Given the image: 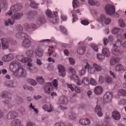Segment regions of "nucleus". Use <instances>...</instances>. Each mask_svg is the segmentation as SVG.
Masks as SVG:
<instances>
[{
  "mask_svg": "<svg viewBox=\"0 0 126 126\" xmlns=\"http://www.w3.org/2000/svg\"><path fill=\"white\" fill-rule=\"evenodd\" d=\"M20 61L23 63H28L27 70L30 73H36L37 72V69L35 67H33V65L31 63L32 61L31 59L28 57L24 58L21 60Z\"/></svg>",
  "mask_w": 126,
  "mask_h": 126,
  "instance_id": "obj_3",
  "label": "nucleus"
},
{
  "mask_svg": "<svg viewBox=\"0 0 126 126\" xmlns=\"http://www.w3.org/2000/svg\"><path fill=\"white\" fill-rule=\"evenodd\" d=\"M119 105H124L126 104V99H122L119 102Z\"/></svg>",
  "mask_w": 126,
  "mask_h": 126,
  "instance_id": "obj_48",
  "label": "nucleus"
},
{
  "mask_svg": "<svg viewBox=\"0 0 126 126\" xmlns=\"http://www.w3.org/2000/svg\"><path fill=\"white\" fill-rule=\"evenodd\" d=\"M103 91V88L100 86H96L94 89V92L97 95H100L101 94Z\"/></svg>",
  "mask_w": 126,
  "mask_h": 126,
  "instance_id": "obj_17",
  "label": "nucleus"
},
{
  "mask_svg": "<svg viewBox=\"0 0 126 126\" xmlns=\"http://www.w3.org/2000/svg\"><path fill=\"white\" fill-rule=\"evenodd\" d=\"M54 126H66V125L63 123H58L55 124Z\"/></svg>",
  "mask_w": 126,
  "mask_h": 126,
  "instance_id": "obj_61",
  "label": "nucleus"
},
{
  "mask_svg": "<svg viewBox=\"0 0 126 126\" xmlns=\"http://www.w3.org/2000/svg\"><path fill=\"white\" fill-rule=\"evenodd\" d=\"M72 4L73 7L74 8L77 7L79 5V3L77 0H74Z\"/></svg>",
  "mask_w": 126,
  "mask_h": 126,
  "instance_id": "obj_47",
  "label": "nucleus"
},
{
  "mask_svg": "<svg viewBox=\"0 0 126 126\" xmlns=\"http://www.w3.org/2000/svg\"><path fill=\"white\" fill-rule=\"evenodd\" d=\"M80 11L79 10H78L75 11V10H73V11L71 12L72 13V16L73 17L72 19V22L73 23L77 20V16L76 13H79Z\"/></svg>",
  "mask_w": 126,
  "mask_h": 126,
  "instance_id": "obj_20",
  "label": "nucleus"
},
{
  "mask_svg": "<svg viewBox=\"0 0 126 126\" xmlns=\"http://www.w3.org/2000/svg\"><path fill=\"white\" fill-rule=\"evenodd\" d=\"M60 28L61 30V31L64 34H66L67 31L66 29L63 26H60Z\"/></svg>",
  "mask_w": 126,
  "mask_h": 126,
  "instance_id": "obj_51",
  "label": "nucleus"
},
{
  "mask_svg": "<svg viewBox=\"0 0 126 126\" xmlns=\"http://www.w3.org/2000/svg\"><path fill=\"white\" fill-rule=\"evenodd\" d=\"M124 69V67L121 64H118L116 65L115 67V70L116 71H121Z\"/></svg>",
  "mask_w": 126,
  "mask_h": 126,
  "instance_id": "obj_33",
  "label": "nucleus"
},
{
  "mask_svg": "<svg viewBox=\"0 0 126 126\" xmlns=\"http://www.w3.org/2000/svg\"><path fill=\"white\" fill-rule=\"evenodd\" d=\"M16 83L12 82L10 81L6 82L5 83V85L8 87L12 88L16 85Z\"/></svg>",
  "mask_w": 126,
  "mask_h": 126,
  "instance_id": "obj_28",
  "label": "nucleus"
},
{
  "mask_svg": "<svg viewBox=\"0 0 126 126\" xmlns=\"http://www.w3.org/2000/svg\"><path fill=\"white\" fill-rule=\"evenodd\" d=\"M91 47L96 52H97L98 51V48L97 46L94 44H93L92 45Z\"/></svg>",
  "mask_w": 126,
  "mask_h": 126,
  "instance_id": "obj_57",
  "label": "nucleus"
},
{
  "mask_svg": "<svg viewBox=\"0 0 126 126\" xmlns=\"http://www.w3.org/2000/svg\"><path fill=\"white\" fill-rule=\"evenodd\" d=\"M27 81L32 85H35L37 84V82L35 80L32 79H28L27 80Z\"/></svg>",
  "mask_w": 126,
  "mask_h": 126,
  "instance_id": "obj_38",
  "label": "nucleus"
},
{
  "mask_svg": "<svg viewBox=\"0 0 126 126\" xmlns=\"http://www.w3.org/2000/svg\"><path fill=\"white\" fill-rule=\"evenodd\" d=\"M21 6L19 3L13 6L12 5L10 8V10L6 13V15L10 16L12 14V13L19 11L21 9Z\"/></svg>",
  "mask_w": 126,
  "mask_h": 126,
  "instance_id": "obj_6",
  "label": "nucleus"
},
{
  "mask_svg": "<svg viewBox=\"0 0 126 126\" xmlns=\"http://www.w3.org/2000/svg\"><path fill=\"white\" fill-rule=\"evenodd\" d=\"M82 42H80L78 44L79 47L77 50V52L80 55L83 54L85 51V47L83 45H82Z\"/></svg>",
  "mask_w": 126,
  "mask_h": 126,
  "instance_id": "obj_11",
  "label": "nucleus"
},
{
  "mask_svg": "<svg viewBox=\"0 0 126 126\" xmlns=\"http://www.w3.org/2000/svg\"><path fill=\"white\" fill-rule=\"evenodd\" d=\"M57 67L59 71L60 75L64 77L65 75V71L64 67L61 64L58 65Z\"/></svg>",
  "mask_w": 126,
  "mask_h": 126,
  "instance_id": "obj_13",
  "label": "nucleus"
},
{
  "mask_svg": "<svg viewBox=\"0 0 126 126\" xmlns=\"http://www.w3.org/2000/svg\"><path fill=\"white\" fill-rule=\"evenodd\" d=\"M14 20L13 19H9L8 20L6 21L5 22V25L6 26H8L9 23L10 25L13 24L14 23Z\"/></svg>",
  "mask_w": 126,
  "mask_h": 126,
  "instance_id": "obj_35",
  "label": "nucleus"
},
{
  "mask_svg": "<svg viewBox=\"0 0 126 126\" xmlns=\"http://www.w3.org/2000/svg\"><path fill=\"white\" fill-rule=\"evenodd\" d=\"M121 45V42L120 40L118 39L115 44H113V47L111 49L112 54L116 55H120L123 53V50L119 47Z\"/></svg>",
  "mask_w": 126,
  "mask_h": 126,
  "instance_id": "obj_4",
  "label": "nucleus"
},
{
  "mask_svg": "<svg viewBox=\"0 0 126 126\" xmlns=\"http://www.w3.org/2000/svg\"><path fill=\"white\" fill-rule=\"evenodd\" d=\"M43 108L44 110L48 112L53 111L54 110L51 104L49 106L47 105H44L43 106Z\"/></svg>",
  "mask_w": 126,
  "mask_h": 126,
  "instance_id": "obj_25",
  "label": "nucleus"
},
{
  "mask_svg": "<svg viewBox=\"0 0 126 126\" xmlns=\"http://www.w3.org/2000/svg\"><path fill=\"white\" fill-rule=\"evenodd\" d=\"M58 83L57 80L55 79L53 81V84L54 86L55 87L57 88L58 85Z\"/></svg>",
  "mask_w": 126,
  "mask_h": 126,
  "instance_id": "obj_62",
  "label": "nucleus"
},
{
  "mask_svg": "<svg viewBox=\"0 0 126 126\" xmlns=\"http://www.w3.org/2000/svg\"><path fill=\"white\" fill-rule=\"evenodd\" d=\"M24 28L26 30H29L30 28V26L29 24L26 23L24 25Z\"/></svg>",
  "mask_w": 126,
  "mask_h": 126,
  "instance_id": "obj_59",
  "label": "nucleus"
},
{
  "mask_svg": "<svg viewBox=\"0 0 126 126\" xmlns=\"http://www.w3.org/2000/svg\"><path fill=\"white\" fill-rule=\"evenodd\" d=\"M105 9L106 13L108 14L111 15L114 13L115 11L114 6L110 4L106 5Z\"/></svg>",
  "mask_w": 126,
  "mask_h": 126,
  "instance_id": "obj_9",
  "label": "nucleus"
},
{
  "mask_svg": "<svg viewBox=\"0 0 126 126\" xmlns=\"http://www.w3.org/2000/svg\"><path fill=\"white\" fill-rule=\"evenodd\" d=\"M23 15V14L22 13L20 14L19 13H16L12 15L11 17L14 19H19Z\"/></svg>",
  "mask_w": 126,
  "mask_h": 126,
  "instance_id": "obj_30",
  "label": "nucleus"
},
{
  "mask_svg": "<svg viewBox=\"0 0 126 126\" xmlns=\"http://www.w3.org/2000/svg\"><path fill=\"white\" fill-rule=\"evenodd\" d=\"M38 5L39 4H38L35 3L34 1L32 2L30 4L31 6L32 7L34 8H37Z\"/></svg>",
  "mask_w": 126,
  "mask_h": 126,
  "instance_id": "obj_42",
  "label": "nucleus"
},
{
  "mask_svg": "<svg viewBox=\"0 0 126 126\" xmlns=\"http://www.w3.org/2000/svg\"><path fill=\"white\" fill-rule=\"evenodd\" d=\"M53 47L52 46L49 47V48L48 49V53L49 54V56H50L51 54L52 55L53 57H55L56 56L57 54L54 52H53Z\"/></svg>",
  "mask_w": 126,
  "mask_h": 126,
  "instance_id": "obj_27",
  "label": "nucleus"
},
{
  "mask_svg": "<svg viewBox=\"0 0 126 126\" xmlns=\"http://www.w3.org/2000/svg\"><path fill=\"white\" fill-rule=\"evenodd\" d=\"M83 83L86 85H88L89 83V81L87 77L84 78L83 79Z\"/></svg>",
  "mask_w": 126,
  "mask_h": 126,
  "instance_id": "obj_53",
  "label": "nucleus"
},
{
  "mask_svg": "<svg viewBox=\"0 0 126 126\" xmlns=\"http://www.w3.org/2000/svg\"><path fill=\"white\" fill-rule=\"evenodd\" d=\"M95 111L99 117H101L102 116L103 113L101 112V109L99 106L97 105L96 106Z\"/></svg>",
  "mask_w": 126,
  "mask_h": 126,
  "instance_id": "obj_24",
  "label": "nucleus"
},
{
  "mask_svg": "<svg viewBox=\"0 0 126 126\" xmlns=\"http://www.w3.org/2000/svg\"><path fill=\"white\" fill-rule=\"evenodd\" d=\"M45 19L43 16L39 17L37 19L36 21V23L39 25L42 24L45 21Z\"/></svg>",
  "mask_w": 126,
  "mask_h": 126,
  "instance_id": "obj_32",
  "label": "nucleus"
},
{
  "mask_svg": "<svg viewBox=\"0 0 126 126\" xmlns=\"http://www.w3.org/2000/svg\"><path fill=\"white\" fill-rule=\"evenodd\" d=\"M88 3L89 4L91 5H94L95 4L97 6H98L99 5V3L97 2H96L95 3L93 0H89L88 1Z\"/></svg>",
  "mask_w": 126,
  "mask_h": 126,
  "instance_id": "obj_44",
  "label": "nucleus"
},
{
  "mask_svg": "<svg viewBox=\"0 0 126 126\" xmlns=\"http://www.w3.org/2000/svg\"><path fill=\"white\" fill-rule=\"evenodd\" d=\"M81 23L85 25H87L89 24V22L88 21L86 20H83L81 21Z\"/></svg>",
  "mask_w": 126,
  "mask_h": 126,
  "instance_id": "obj_56",
  "label": "nucleus"
},
{
  "mask_svg": "<svg viewBox=\"0 0 126 126\" xmlns=\"http://www.w3.org/2000/svg\"><path fill=\"white\" fill-rule=\"evenodd\" d=\"M2 44V46L3 49L7 48L9 47V43L11 45H14L16 44L15 40H13L11 38H2L1 39Z\"/></svg>",
  "mask_w": 126,
  "mask_h": 126,
  "instance_id": "obj_5",
  "label": "nucleus"
},
{
  "mask_svg": "<svg viewBox=\"0 0 126 126\" xmlns=\"http://www.w3.org/2000/svg\"><path fill=\"white\" fill-rule=\"evenodd\" d=\"M119 31V29L117 28H115L112 29V32L113 34H115L117 33Z\"/></svg>",
  "mask_w": 126,
  "mask_h": 126,
  "instance_id": "obj_54",
  "label": "nucleus"
},
{
  "mask_svg": "<svg viewBox=\"0 0 126 126\" xmlns=\"http://www.w3.org/2000/svg\"><path fill=\"white\" fill-rule=\"evenodd\" d=\"M18 116V113L16 111H11L9 112L6 115L8 119H11L17 117Z\"/></svg>",
  "mask_w": 126,
  "mask_h": 126,
  "instance_id": "obj_12",
  "label": "nucleus"
},
{
  "mask_svg": "<svg viewBox=\"0 0 126 126\" xmlns=\"http://www.w3.org/2000/svg\"><path fill=\"white\" fill-rule=\"evenodd\" d=\"M52 85L50 82H48L46 84L44 88L45 92L49 94L52 90Z\"/></svg>",
  "mask_w": 126,
  "mask_h": 126,
  "instance_id": "obj_14",
  "label": "nucleus"
},
{
  "mask_svg": "<svg viewBox=\"0 0 126 126\" xmlns=\"http://www.w3.org/2000/svg\"><path fill=\"white\" fill-rule=\"evenodd\" d=\"M90 82L91 85H96V83L94 79L92 78L90 79Z\"/></svg>",
  "mask_w": 126,
  "mask_h": 126,
  "instance_id": "obj_55",
  "label": "nucleus"
},
{
  "mask_svg": "<svg viewBox=\"0 0 126 126\" xmlns=\"http://www.w3.org/2000/svg\"><path fill=\"white\" fill-rule=\"evenodd\" d=\"M112 97V94L111 93L109 92H106L104 96L103 101L104 103H108L110 102L111 101Z\"/></svg>",
  "mask_w": 126,
  "mask_h": 126,
  "instance_id": "obj_8",
  "label": "nucleus"
},
{
  "mask_svg": "<svg viewBox=\"0 0 126 126\" xmlns=\"http://www.w3.org/2000/svg\"><path fill=\"white\" fill-rule=\"evenodd\" d=\"M102 53L104 55L107 57H109L110 55V52L109 50L106 48H103Z\"/></svg>",
  "mask_w": 126,
  "mask_h": 126,
  "instance_id": "obj_29",
  "label": "nucleus"
},
{
  "mask_svg": "<svg viewBox=\"0 0 126 126\" xmlns=\"http://www.w3.org/2000/svg\"><path fill=\"white\" fill-rule=\"evenodd\" d=\"M104 81V79L103 78L100 76L99 77V80H98V82L100 84H102L103 83Z\"/></svg>",
  "mask_w": 126,
  "mask_h": 126,
  "instance_id": "obj_60",
  "label": "nucleus"
},
{
  "mask_svg": "<svg viewBox=\"0 0 126 126\" xmlns=\"http://www.w3.org/2000/svg\"><path fill=\"white\" fill-rule=\"evenodd\" d=\"M13 92L12 91H11L7 92H5L2 93L1 95V96L5 99V100L3 101V103L4 104H7L9 103V101L6 100V99H7L9 100H10L12 99L11 97L8 96L12 94Z\"/></svg>",
  "mask_w": 126,
  "mask_h": 126,
  "instance_id": "obj_7",
  "label": "nucleus"
},
{
  "mask_svg": "<svg viewBox=\"0 0 126 126\" xmlns=\"http://www.w3.org/2000/svg\"><path fill=\"white\" fill-rule=\"evenodd\" d=\"M23 88L25 89H27L30 91H32L33 90V89L30 86H28L26 85H24L23 86Z\"/></svg>",
  "mask_w": 126,
  "mask_h": 126,
  "instance_id": "obj_52",
  "label": "nucleus"
},
{
  "mask_svg": "<svg viewBox=\"0 0 126 126\" xmlns=\"http://www.w3.org/2000/svg\"><path fill=\"white\" fill-rule=\"evenodd\" d=\"M69 114V116L70 119L74 120L76 119V115L74 112H72Z\"/></svg>",
  "mask_w": 126,
  "mask_h": 126,
  "instance_id": "obj_37",
  "label": "nucleus"
},
{
  "mask_svg": "<svg viewBox=\"0 0 126 126\" xmlns=\"http://www.w3.org/2000/svg\"><path fill=\"white\" fill-rule=\"evenodd\" d=\"M16 100L17 101V104L16 105V106H18V104H21L24 102L23 100L20 97H17L16 98Z\"/></svg>",
  "mask_w": 126,
  "mask_h": 126,
  "instance_id": "obj_41",
  "label": "nucleus"
},
{
  "mask_svg": "<svg viewBox=\"0 0 126 126\" xmlns=\"http://www.w3.org/2000/svg\"><path fill=\"white\" fill-rule=\"evenodd\" d=\"M68 71L70 73H71L72 74H74L76 72L75 71V70L72 67L69 68Z\"/></svg>",
  "mask_w": 126,
  "mask_h": 126,
  "instance_id": "obj_64",
  "label": "nucleus"
},
{
  "mask_svg": "<svg viewBox=\"0 0 126 126\" xmlns=\"http://www.w3.org/2000/svg\"><path fill=\"white\" fill-rule=\"evenodd\" d=\"M70 78L71 79L74 80H76L79 79L78 76L76 75H72V76H70Z\"/></svg>",
  "mask_w": 126,
  "mask_h": 126,
  "instance_id": "obj_50",
  "label": "nucleus"
},
{
  "mask_svg": "<svg viewBox=\"0 0 126 126\" xmlns=\"http://www.w3.org/2000/svg\"><path fill=\"white\" fill-rule=\"evenodd\" d=\"M104 56L100 54H97V58L100 62L102 61L104 59Z\"/></svg>",
  "mask_w": 126,
  "mask_h": 126,
  "instance_id": "obj_43",
  "label": "nucleus"
},
{
  "mask_svg": "<svg viewBox=\"0 0 126 126\" xmlns=\"http://www.w3.org/2000/svg\"><path fill=\"white\" fill-rule=\"evenodd\" d=\"M20 120L16 119L14 120L12 122L11 126H20Z\"/></svg>",
  "mask_w": 126,
  "mask_h": 126,
  "instance_id": "obj_23",
  "label": "nucleus"
},
{
  "mask_svg": "<svg viewBox=\"0 0 126 126\" xmlns=\"http://www.w3.org/2000/svg\"><path fill=\"white\" fill-rule=\"evenodd\" d=\"M119 58H112L110 61V64L112 65H114L119 61Z\"/></svg>",
  "mask_w": 126,
  "mask_h": 126,
  "instance_id": "obj_31",
  "label": "nucleus"
},
{
  "mask_svg": "<svg viewBox=\"0 0 126 126\" xmlns=\"http://www.w3.org/2000/svg\"><path fill=\"white\" fill-rule=\"evenodd\" d=\"M35 52L38 56L40 57L43 54V50L41 47H38L36 49Z\"/></svg>",
  "mask_w": 126,
  "mask_h": 126,
  "instance_id": "obj_21",
  "label": "nucleus"
},
{
  "mask_svg": "<svg viewBox=\"0 0 126 126\" xmlns=\"http://www.w3.org/2000/svg\"><path fill=\"white\" fill-rule=\"evenodd\" d=\"M57 14L58 12L56 11L54 13V15L55 17V19H54H54L52 20V21H54L55 22V24L58 23L59 20V19L57 18Z\"/></svg>",
  "mask_w": 126,
  "mask_h": 126,
  "instance_id": "obj_40",
  "label": "nucleus"
},
{
  "mask_svg": "<svg viewBox=\"0 0 126 126\" xmlns=\"http://www.w3.org/2000/svg\"><path fill=\"white\" fill-rule=\"evenodd\" d=\"M97 20L99 22L101 23L104 22V23L106 24H109L111 21V19L109 18H107L105 16L103 15H102L100 16V18L97 19Z\"/></svg>",
  "mask_w": 126,
  "mask_h": 126,
  "instance_id": "obj_10",
  "label": "nucleus"
},
{
  "mask_svg": "<svg viewBox=\"0 0 126 126\" xmlns=\"http://www.w3.org/2000/svg\"><path fill=\"white\" fill-rule=\"evenodd\" d=\"M93 66L95 70L96 71L99 72L101 70V67L97 64L95 63H93Z\"/></svg>",
  "mask_w": 126,
  "mask_h": 126,
  "instance_id": "obj_39",
  "label": "nucleus"
},
{
  "mask_svg": "<svg viewBox=\"0 0 126 126\" xmlns=\"http://www.w3.org/2000/svg\"><path fill=\"white\" fill-rule=\"evenodd\" d=\"M33 50H29L26 51V53L28 56L30 57H32L33 56Z\"/></svg>",
  "mask_w": 126,
  "mask_h": 126,
  "instance_id": "obj_36",
  "label": "nucleus"
},
{
  "mask_svg": "<svg viewBox=\"0 0 126 126\" xmlns=\"http://www.w3.org/2000/svg\"><path fill=\"white\" fill-rule=\"evenodd\" d=\"M46 14L48 17L49 18V20L51 22L54 24H55V22L52 21V20L54 19L53 15L52 13L49 10H47L46 12Z\"/></svg>",
  "mask_w": 126,
  "mask_h": 126,
  "instance_id": "obj_16",
  "label": "nucleus"
},
{
  "mask_svg": "<svg viewBox=\"0 0 126 126\" xmlns=\"http://www.w3.org/2000/svg\"><path fill=\"white\" fill-rule=\"evenodd\" d=\"M36 80L38 82L40 83H42L44 82V79L41 77H37Z\"/></svg>",
  "mask_w": 126,
  "mask_h": 126,
  "instance_id": "obj_45",
  "label": "nucleus"
},
{
  "mask_svg": "<svg viewBox=\"0 0 126 126\" xmlns=\"http://www.w3.org/2000/svg\"><path fill=\"white\" fill-rule=\"evenodd\" d=\"M105 81L108 83H110L112 81V78L109 76L106 77L105 78Z\"/></svg>",
  "mask_w": 126,
  "mask_h": 126,
  "instance_id": "obj_49",
  "label": "nucleus"
},
{
  "mask_svg": "<svg viewBox=\"0 0 126 126\" xmlns=\"http://www.w3.org/2000/svg\"><path fill=\"white\" fill-rule=\"evenodd\" d=\"M17 29L19 30V32L16 34V37L18 38H21L23 37L24 39L22 41V45L25 48H28L30 46L31 42L29 39V37L26 33H23V28L21 25L19 24L17 26Z\"/></svg>",
  "mask_w": 126,
  "mask_h": 126,
  "instance_id": "obj_1",
  "label": "nucleus"
},
{
  "mask_svg": "<svg viewBox=\"0 0 126 126\" xmlns=\"http://www.w3.org/2000/svg\"><path fill=\"white\" fill-rule=\"evenodd\" d=\"M14 57L13 55L10 53L4 56L2 58V60L4 62H8L12 60Z\"/></svg>",
  "mask_w": 126,
  "mask_h": 126,
  "instance_id": "obj_15",
  "label": "nucleus"
},
{
  "mask_svg": "<svg viewBox=\"0 0 126 126\" xmlns=\"http://www.w3.org/2000/svg\"><path fill=\"white\" fill-rule=\"evenodd\" d=\"M112 115L113 118L115 120H119L120 118L119 113L116 111H114L112 112Z\"/></svg>",
  "mask_w": 126,
  "mask_h": 126,
  "instance_id": "obj_22",
  "label": "nucleus"
},
{
  "mask_svg": "<svg viewBox=\"0 0 126 126\" xmlns=\"http://www.w3.org/2000/svg\"><path fill=\"white\" fill-rule=\"evenodd\" d=\"M118 94L119 95L125 96L126 95V91L124 89H119L118 91Z\"/></svg>",
  "mask_w": 126,
  "mask_h": 126,
  "instance_id": "obj_34",
  "label": "nucleus"
},
{
  "mask_svg": "<svg viewBox=\"0 0 126 126\" xmlns=\"http://www.w3.org/2000/svg\"><path fill=\"white\" fill-rule=\"evenodd\" d=\"M69 60L70 64L73 65L75 63V60L73 58H69Z\"/></svg>",
  "mask_w": 126,
  "mask_h": 126,
  "instance_id": "obj_63",
  "label": "nucleus"
},
{
  "mask_svg": "<svg viewBox=\"0 0 126 126\" xmlns=\"http://www.w3.org/2000/svg\"><path fill=\"white\" fill-rule=\"evenodd\" d=\"M118 23L121 27H124L125 26V24L122 19H120L118 20Z\"/></svg>",
  "mask_w": 126,
  "mask_h": 126,
  "instance_id": "obj_46",
  "label": "nucleus"
},
{
  "mask_svg": "<svg viewBox=\"0 0 126 126\" xmlns=\"http://www.w3.org/2000/svg\"><path fill=\"white\" fill-rule=\"evenodd\" d=\"M12 66L13 69L15 67H17V69L14 73V75L16 76H18L22 77L25 76L27 74L26 71L24 70L22 67V65L18 61H14L11 63L10 64V67Z\"/></svg>",
  "mask_w": 126,
  "mask_h": 126,
  "instance_id": "obj_2",
  "label": "nucleus"
},
{
  "mask_svg": "<svg viewBox=\"0 0 126 126\" xmlns=\"http://www.w3.org/2000/svg\"><path fill=\"white\" fill-rule=\"evenodd\" d=\"M79 123L81 125L85 126L89 125L90 123V120L87 118L81 119L79 121Z\"/></svg>",
  "mask_w": 126,
  "mask_h": 126,
  "instance_id": "obj_19",
  "label": "nucleus"
},
{
  "mask_svg": "<svg viewBox=\"0 0 126 126\" xmlns=\"http://www.w3.org/2000/svg\"><path fill=\"white\" fill-rule=\"evenodd\" d=\"M59 103L63 105H65L67 104V100L66 97L62 96L60 97L59 100Z\"/></svg>",
  "mask_w": 126,
  "mask_h": 126,
  "instance_id": "obj_18",
  "label": "nucleus"
},
{
  "mask_svg": "<svg viewBox=\"0 0 126 126\" xmlns=\"http://www.w3.org/2000/svg\"><path fill=\"white\" fill-rule=\"evenodd\" d=\"M109 73L110 75L114 79H116V77L115 74L113 72L111 71H109Z\"/></svg>",
  "mask_w": 126,
  "mask_h": 126,
  "instance_id": "obj_58",
  "label": "nucleus"
},
{
  "mask_svg": "<svg viewBox=\"0 0 126 126\" xmlns=\"http://www.w3.org/2000/svg\"><path fill=\"white\" fill-rule=\"evenodd\" d=\"M37 15V13L36 12L31 11L28 13L27 16L28 18L31 19L33 18Z\"/></svg>",
  "mask_w": 126,
  "mask_h": 126,
  "instance_id": "obj_26",
  "label": "nucleus"
}]
</instances>
